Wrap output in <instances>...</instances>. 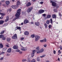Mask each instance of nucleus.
<instances>
[{
	"instance_id": "obj_1",
	"label": "nucleus",
	"mask_w": 62,
	"mask_h": 62,
	"mask_svg": "<svg viewBox=\"0 0 62 62\" xmlns=\"http://www.w3.org/2000/svg\"><path fill=\"white\" fill-rule=\"evenodd\" d=\"M21 9H18L17 11V13L15 15L16 17H20V15L21 14Z\"/></svg>"
},
{
	"instance_id": "obj_2",
	"label": "nucleus",
	"mask_w": 62,
	"mask_h": 62,
	"mask_svg": "<svg viewBox=\"0 0 62 62\" xmlns=\"http://www.w3.org/2000/svg\"><path fill=\"white\" fill-rule=\"evenodd\" d=\"M33 8L32 7H30L28 8V9L27 10V11L28 13H29L32 10Z\"/></svg>"
},
{
	"instance_id": "obj_3",
	"label": "nucleus",
	"mask_w": 62,
	"mask_h": 62,
	"mask_svg": "<svg viewBox=\"0 0 62 62\" xmlns=\"http://www.w3.org/2000/svg\"><path fill=\"white\" fill-rule=\"evenodd\" d=\"M40 38V37L38 35L35 36V41H37Z\"/></svg>"
},
{
	"instance_id": "obj_4",
	"label": "nucleus",
	"mask_w": 62,
	"mask_h": 62,
	"mask_svg": "<svg viewBox=\"0 0 62 62\" xmlns=\"http://www.w3.org/2000/svg\"><path fill=\"white\" fill-rule=\"evenodd\" d=\"M44 51V49L42 48L40 49V51L38 50L37 51V53L39 54V53H41L43 52Z\"/></svg>"
},
{
	"instance_id": "obj_5",
	"label": "nucleus",
	"mask_w": 62,
	"mask_h": 62,
	"mask_svg": "<svg viewBox=\"0 0 62 62\" xmlns=\"http://www.w3.org/2000/svg\"><path fill=\"white\" fill-rule=\"evenodd\" d=\"M50 3H52V5L54 6V7H55L56 6V3H55L54 1H53L52 0L50 1Z\"/></svg>"
},
{
	"instance_id": "obj_6",
	"label": "nucleus",
	"mask_w": 62,
	"mask_h": 62,
	"mask_svg": "<svg viewBox=\"0 0 62 62\" xmlns=\"http://www.w3.org/2000/svg\"><path fill=\"white\" fill-rule=\"evenodd\" d=\"M21 50H22V51H26V50H27V48L26 47H22Z\"/></svg>"
},
{
	"instance_id": "obj_7",
	"label": "nucleus",
	"mask_w": 62,
	"mask_h": 62,
	"mask_svg": "<svg viewBox=\"0 0 62 62\" xmlns=\"http://www.w3.org/2000/svg\"><path fill=\"white\" fill-rule=\"evenodd\" d=\"M17 38V36L16 34H15L14 36L12 37L13 39H16Z\"/></svg>"
},
{
	"instance_id": "obj_8",
	"label": "nucleus",
	"mask_w": 62,
	"mask_h": 62,
	"mask_svg": "<svg viewBox=\"0 0 62 62\" xmlns=\"http://www.w3.org/2000/svg\"><path fill=\"white\" fill-rule=\"evenodd\" d=\"M11 7L13 8H14V9H16V8H18V5H16V6H12Z\"/></svg>"
},
{
	"instance_id": "obj_9",
	"label": "nucleus",
	"mask_w": 62,
	"mask_h": 62,
	"mask_svg": "<svg viewBox=\"0 0 62 62\" xmlns=\"http://www.w3.org/2000/svg\"><path fill=\"white\" fill-rule=\"evenodd\" d=\"M44 12V10H40L39 11V12L40 14H41Z\"/></svg>"
},
{
	"instance_id": "obj_10",
	"label": "nucleus",
	"mask_w": 62,
	"mask_h": 62,
	"mask_svg": "<svg viewBox=\"0 0 62 62\" xmlns=\"http://www.w3.org/2000/svg\"><path fill=\"white\" fill-rule=\"evenodd\" d=\"M14 49H18V46L17 45H14L13 46Z\"/></svg>"
},
{
	"instance_id": "obj_11",
	"label": "nucleus",
	"mask_w": 62,
	"mask_h": 62,
	"mask_svg": "<svg viewBox=\"0 0 62 62\" xmlns=\"http://www.w3.org/2000/svg\"><path fill=\"white\" fill-rule=\"evenodd\" d=\"M24 23L26 24L29 23V21L26 19H25L24 21Z\"/></svg>"
},
{
	"instance_id": "obj_12",
	"label": "nucleus",
	"mask_w": 62,
	"mask_h": 62,
	"mask_svg": "<svg viewBox=\"0 0 62 62\" xmlns=\"http://www.w3.org/2000/svg\"><path fill=\"white\" fill-rule=\"evenodd\" d=\"M24 35H29V32L27 31H25L24 33Z\"/></svg>"
},
{
	"instance_id": "obj_13",
	"label": "nucleus",
	"mask_w": 62,
	"mask_h": 62,
	"mask_svg": "<svg viewBox=\"0 0 62 62\" xmlns=\"http://www.w3.org/2000/svg\"><path fill=\"white\" fill-rule=\"evenodd\" d=\"M11 51V48H10L8 49L7 51L8 53H10Z\"/></svg>"
},
{
	"instance_id": "obj_14",
	"label": "nucleus",
	"mask_w": 62,
	"mask_h": 62,
	"mask_svg": "<svg viewBox=\"0 0 62 62\" xmlns=\"http://www.w3.org/2000/svg\"><path fill=\"white\" fill-rule=\"evenodd\" d=\"M52 16L53 18H56V15L55 14H53Z\"/></svg>"
},
{
	"instance_id": "obj_15",
	"label": "nucleus",
	"mask_w": 62,
	"mask_h": 62,
	"mask_svg": "<svg viewBox=\"0 0 62 62\" xmlns=\"http://www.w3.org/2000/svg\"><path fill=\"white\" fill-rule=\"evenodd\" d=\"M8 20H9V18L8 16H7L6 17V20H5V22H8Z\"/></svg>"
},
{
	"instance_id": "obj_16",
	"label": "nucleus",
	"mask_w": 62,
	"mask_h": 62,
	"mask_svg": "<svg viewBox=\"0 0 62 62\" xmlns=\"http://www.w3.org/2000/svg\"><path fill=\"white\" fill-rule=\"evenodd\" d=\"M31 4L30 3L28 2L26 5V6L27 7H28L29 6H31Z\"/></svg>"
},
{
	"instance_id": "obj_17",
	"label": "nucleus",
	"mask_w": 62,
	"mask_h": 62,
	"mask_svg": "<svg viewBox=\"0 0 62 62\" xmlns=\"http://www.w3.org/2000/svg\"><path fill=\"white\" fill-rule=\"evenodd\" d=\"M35 25L36 26H39V22H36L35 23Z\"/></svg>"
},
{
	"instance_id": "obj_18",
	"label": "nucleus",
	"mask_w": 62,
	"mask_h": 62,
	"mask_svg": "<svg viewBox=\"0 0 62 62\" xmlns=\"http://www.w3.org/2000/svg\"><path fill=\"white\" fill-rule=\"evenodd\" d=\"M4 22V21L3 20L0 21V24H1L2 23H3Z\"/></svg>"
},
{
	"instance_id": "obj_19",
	"label": "nucleus",
	"mask_w": 62,
	"mask_h": 62,
	"mask_svg": "<svg viewBox=\"0 0 62 62\" xmlns=\"http://www.w3.org/2000/svg\"><path fill=\"white\" fill-rule=\"evenodd\" d=\"M17 5L18 6V5H21V3H20V2L19 1H18L17 2Z\"/></svg>"
},
{
	"instance_id": "obj_20",
	"label": "nucleus",
	"mask_w": 62,
	"mask_h": 62,
	"mask_svg": "<svg viewBox=\"0 0 62 62\" xmlns=\"http://www.w3.org/2000/svg\"><path fill=\"white\" fill-rule=\"evenodd\" d=\"M37 51V50H32V54H35V52H36Z\"/></svg>"
},
{
	"instance_id": "obj_21",
	"label": "nucleus",
	"mask_w": 62,
	"mask_h": 62,
	"mask_svg": "<svg viewBox=\"0 0 62 62\" xmlns=\"http://www.w3.org/2000/svg\"><path fill=\"white\" fill-rule=\"evenodd\" d=\"M36 60L35 59H33L31 60V62H36Z\"/></svg>"
},
{
	"instance_id": "obj_22",
	"label": "nucleus",
	"mask_w": 62,
	"mask_h": 62,
	"mask_svg": "<svg viewBox=\"0 0 62 62\" xmlns=\"http://www.w3.org/2000/svg\"><path fill=\"white\" fill-rule=\"evenodd\" d=\"M6 4L7 5H8L9 4V1H6Z\"/></svg>"
},
{
	"instance_id": "obj_23",
	"label": "nucleus",
	"mask_w": 62,
	"mask_h": 62,
	"mask_svg": "<svg viewBox=\"0 0 62 62\" xmlns=\"http://www.w3.org/2000/svg\"><path fill=\"white\" fill-rule=\"evenodd\" d=\"M19 17H16L13 20V21H15V20H16V19H19L18 18Z\"/></svg>"
},
{
	"instance_id": "obj_24",
	"label": "nucleus",
	"mask_w": 62,
	"mask_h": 62,
	"mask_svg": "<svg viewBox=\"0 0 62 62\" xmlns=\"http://www.w3.org/2000/svg\"><path fill=\"white\" fill-rule=\"evenodd\" d=\"M7 41H9L10 40V39L9 38H7Z\"/></svg>"
},
{
	"instance_id": "obj_25",
	"label": "nucleus",
	"mask_w": 62,
	"mask_h": 62,
	"mask_svg": "<svg viewBox=\"0 0 62 62\" xmlns=\"http://www.w3.org/2000/svg\"><path fill=\"white\" fill-rule=\"evenodd\" d=\"M44 26L45 27V28H47L48 27V25L46 24H44Z\"/></svg>"
},
{
	"instance_id": "obj_26",
	"label": "nucleus",
	"mask_w": 62,
	"mask_h": 62,
	"mask_svg": "<svg viewBox=\"0 0 62 62\" xmlns=\"http://www.w3.org/2000/svg\"><path fill=\"white\" fill-rule=\"evenodd\" d=\"M0 48H3V45L1 44H0Z\"/></svg>"
},
{
	"instance_id": "obj_27",
	"label": "nucleus",
	"mask_w": 62,
	"mask_h": 62,
	"mask_svg": "<svg viewBox=\"0 0 62 62\" xmlns=\"http://www.w3.org/2000/svg\"><path fill=\"white\" fill-rule=\"evenodd\" d=\"M30 58H28V60L27 61V62H31V60H30Z\"/></svg>"
},
{
	"instance_id": "obj_28",
	"label": "nucleus",
	"mask_w": 62,
	"mask_h": 62,
	"mask_svg": "<svg viewBox=\"0 0 62 62\" xmlns=\"http://www.w3.org/2000/svg\"><path fill=\"white\" fill-rule=\"evenodd\" d=\"M46 23L47 24H49L50 23V21L49 20H47L46 22Z\"/></svg>"
},
{
	"instance_id": "obj_29",
	"label": "nucleus",
	"mask_w": 62,
	"mask_h": 62,
	"mask_svg": "<svg viewBox=\"0 0 62 62\" xmlns=\"http://www.w3.org/2000/svg\"><path fill=\"white\" fill-rule=\"evenodd\" d=\"M17 29H19V30H20H20H21V27H17Z\"/></svg>"
},
{
	"instance_id": "obj_30",
	"label": "nucleus",
	"mask_w": 62,
	"mask_h": 62,
	"mask_svg": "<svg viewBox=\"0 0 62 62\" xmlns=\"http://www.w3.org/2000/svg\"><path fill=\"white\" fill-rule=\"evenodd\" d=\"M58 10H57L56 9H54V12H57V11Z\"/></svg>"
},
{
	"instance_id": "obj_31",
	"label": "nucleus",
	"mask_w": 62,
	"mask_h": 62,
	"mask_svg": "<svg viewBox=\"0 0 62 62\" xmlns=\"http://www.w3.org/2000/svg\"><path fill=\"white\" fill-rule=\"evenodd\" d=\"M4 37V35H0V38H2Z\"/></svg>"
},
{
	"instance_id": "obj_32",
	"label": "nucleus",
	"mask_w": 62,
	"mask_h": 62,
	"mask_svg": "<svg viewBox=\"0 0 62 62\" xmlns=\"http://www.w3.org/2000/svg\"><path fill=\"white\" fill-rule=\"evenodd\" d=\"M51 16L50 15H48L47 16V18H51Z\"/></svg>"
},
{
	"instance_id": "obj_33",
	"label": "nucleus",
	"mask_w": 62,
	"mask_h": 62,
	"mask_svg": "<svg viewBox=\"0 0 62 62\" xmlns=\"http://www.w3.org/2000/svg\"><path fill=\"white\" fill-rule=\"evenodd\" d=\"M0 15H2V16H4V15H5V14L3 13H0Z\"/></svg>"
},
{
	"instance_id": "obj_34",
	"label": "nucleus",
	"mask_w": 62,
	"mask_h": 62,
	"mask_svg": "<svg viewBox=\"0 0 62 62\" xmlns=\"http://www.w3.org/2000/svg\"><path fill=\"white\" fill-rule=\"evenodd\" d=\"M43 40V42H46V39L45 38V39Z\"/></svg>"
},
{
	"instance_id": "obj_35",
	"label": "nucleus",
	"mask_w": 62,
	"mask_h": 62,
	"mask_svg": "<svg viewBox=\"0 0 62 62\" xmlns=\"http://www.w3.org/2000/svg\"><path fill=\"white\" fill-rule=\"evenodd\" d=\"M45 55H42V56H40V57L41 58H42L43 57H45Z\"/></svg>"
},
{
	"instance_id": "obj_36",
	"label": "nucleus",
	"mask_w": 62,
	"mask_h": 62,
	"mask_svg": "<svg viewBox=\"0 0 62 62\" xmlns=\"http://www.w3.org/2000/svg\"><path fill=\"white\" fill-rule=\"evenodd\" d=\"M50 22L51 23H53V20H52V19L51 18L50 20Z\"/></svg>"
},
{
	"instance_id": "obj_37",
	"label": "nucleus",
	"mask_w": 62,
	"mask_h": 62,
	"mask_svg": "<svg viewBox=\"0 0 62 62\" xmlns=\"http://www.w3.org/2000/svg\"><path fill=\"white\" fill-rule=\"evenodd\" d=\"M47 44H45L43 45V46L44 47H47Z\"/></svg>"
},
{
	"instance_id": "obj_38",
	"label": "nucleus",
	"mask_w": 62,
	"mask_h": 62,
	"mask_svg": "<svg viewBox=\"0 0 62 62\" xmlns=\"http://www.w3.org/2000/svg\"><path fill=\"white\" fill-rule=\"evenodd\" d=\"M34 54H33V53L31 54V57H33L34 56Z\"/></svg>"
},
{
	"instance_id": "obj_39",
	"label": "nucleus",
	"mask_w": 62,
	"mask_h": 62,
	"mask_svg": "<svg viewBox=\"0 0 62 62\" xmlns=\"http://www.w3.org/2000/svg\"><path fill=\"white\" fill-rule=\"evenodd\" d=\"M31 37L32 38H34V37H35V35H31Z\"/></svg>"
},
{
	"instance_id": "obj_40",
	"label": "nucleus",
	"mask_w": 62,
	"mask_h": 62,
	"mask_svg": "<svg viewBox=\"0 0 62 62\" xmlns=\"http://www.w3.org/2000/svg\"><path fill=\"white\" fill-rule=\"evenodd\" d=\"M37 61H40V59H39V58L38 57L37 58Z\"/></svg>"
},
{
	"instance_id": "obj_41",
	"label": "nucleus",
	"mask_w": 62,
	"mask_h": 62,
	"mask_svg": "<svg viewBox=\"0 0 62 62\" xmlns=\"http://www.w3.org/2000/svg\"><path fill=\"white\" fill-rule=\"evenodd\" d=\"M4 33V31H1L0 34H3Z\"/></svg>"
},
{
	"instance_id": "obj_42",
	"label": "nucleus",
	"mask_w": 62,
	"mask_h": 62,
	"mask_svg": "<svg viewBox=\"0 0 62 62\" xmlns=\"http://www.w3.org/2000/svg\"><path fill=\"white\" fill-rule=\"evenodd\" d=\"M26 59H23L22 60V61L23 62H24V61H26Z\"/></svg>"
},
{
	"instance_id": "obj_43",
	"label": "nucleus",
	"mask_w": 62,
	"mask_h": 62,
	"mask_svg": "<svg viewBox=\"0 0 62 62\" xmlns=\"http://www.w3.org/2000/svg\"><path fill=\"white\" fill-rule=\"evenodd\" d=\"M52 27V26H51V25H50L48 26V27L50 29V28H51V27Z\"/></svg>"
},
{
	"instance_id": "obj_44",
	"label": "nucleus",
	"mask_w": 62,
	"mask_h": 62,
	"mask_svg": "<svg viewBox=\"0 0 62 62\" xmlns=\"http://www.w3.org/2000/svg\"><path fill=\"white\" fill-rule=\"evenodd\" d=\"M24 39L23 38H21V40H24Z\"/></svg>"
},
{
	"instance_id": "obj_45",
	"label": "nucleus",
	"mask_w": 62,
	"mask_h": 62,
	"mask_svg": "<svg viewBox=\"0 0 62 62\" xmlns=\"http://www.w3.org/2000/svg\"><path fill=\"white\" fill-rule=\"evenodd\" d=\"M8 11H9V12H10L11 11V9H8Z\"/></svg>"
},
{
	"instance_id": "obj_46",
	"label": "nucleus",
	"mask_w": 62,
	"mask_h": 62,
	"mask_svg": "<svg viewBox=\"0 0 62 62\" xmlns=\"http://www.w3.org/2000/svg\"><path fill=\"white\" fill-rule=\"evenodd\" d=\"M53 53L54 54H55L56 53V51H55L54 50Z\"/></svg>"
},
{
	"instance_id": "obj_47",
	"label": "nucleus",
	"mask_w": 62,
	"mask_h": 62,
	"mask_svg": "<svg viewBox=\"0 0 62 62\" xmlns=\"http://www.w3.org/2000/svg\"><path fill=\"white\" fill-rule=\"evenodd\" d=\"M40 4H41V5H42L43 4V2H40Z\"/></svg>"
},
{
	"instance_id": "obj_48",
	"label": "nucleus",
	"mask_w": 62,
	"mask_h": 62,
	"mask_svg": "<svg viewBox=\"0 0 62 62\" xmlns=\"http://www.w3.org/2000/svg\"><path fill=\"white\" fill-rule=\"evenodd\" d=\"M2 39H3V40H5V39H6V38L3 37L2 38Z\"/></svg>"
},
{
	"instance_id": "obj_49",
	"label": "nucleus",
	"mask_w": 62,
	"mask_h": 62,
	"mask_svg": "<svg viewBox=\"0 0 62 62\" xmlns=\"http://www.w3.org/2000/svg\"><path fill=\"white\" fill-rule=\"evenodd\" d=\"M36 50H39V47H37L36 48Z\"/></svg>"
},
{
	"instance_id": "obj_50",
	"label": "nucleus",
	"mask_w": 62,
	"mask_h": 62,
	"mask_svg": "<svg viewBox=\"0 0 62 62\" xmlns=\"http://www.w3.org/2000/svg\"><path fill=\"white\" fill-rule=\"evenodd\" d=\"M5 52H2L0 53V54H5Z\"/></svg>"
},
{
	"instance_id": "obj_51",
	"label": "nucleus",
	"mask_w": 62,
	"mask_h": 62,
	"mask_svg": "<svg viewBox=\"0 0 62 62\" xmlns=\"http://www.w3.org/2000/svg\"><path fill=\"white\" fill-rule=\"evenodd\" d=\"M40 41L41 42H44L43 40H40Z\"/></svg>"
},
{
	"instance_id": "obj_52",
	"label": "nucleus",
	"mask_w": 62,
	"mask_h": 62,
	"mask_svg": "<svg viewBox=\"0 0 62 62\" xmlns=\"http://www.w3.org/2000/svg\"><path fill=\"white\" fill-rule=\"evenodd\" d=\"M58 53H59L60 54H61V51H60V50H59L58 51Z\"/></svg>"
},
{
	"instance_id": "obj_53",
	"label": "nucleus",
	"mask_w": 62,
	"mask_h": 62,
	"mask_svg": "<svg viewBox=\"0 0 62 62\" xmlns=\"http://www.w3.org/2000/svg\"><path fill=\"white\" fill-rule=\"evenodd\" d=\"M16 52H19L20 51V50H19V49H17L16 50Z\"/></svg>"
},
{
	"instance_id": "obj_54",
	"label": "nucleus",
	"mask_w": 62,
	"mask_h": 62,
	"mask_svg": "<svg viewBox=\"0 0 62 62\" xmlns=\"http://www.w3.org/2000/svg\"><path fill=\"white\" fill-rule=\"evenodd\" d=\"M19 53H20V54H21L22 53V52L20 51H19Z\"/></svg>"
},
{
	"instance_id": "obj_55",
	"label": "nucleus",
	"mask_w": 62,
	"mask_h": 62,
	"mask_svg": "<svg viewBox=\"0 0 62 62\" xmlns=\"http://www.w3.org/2000/svg\"><path fill=\"white\" fill-rule=\"evenodd\" d=\"M3 59H4L3 57L1 58L0 59V60H3Z\"/></svg>"
},
{
	"instance_id": "obj_56",
	"label": "nucleus",
	"mask_w": 62,
	"mask_h": 62,
	"mask_svg": "<svg viewBox=\"0 0 62 62\" xmlns=\"http://www.w3.org/2000/svg\"><path fill=\"white\" fill-rule=\"evenodd\" d=\"M46 16V15L45 14H43V16L44 17H45V16Z\"/></svg>"
},
{
	"instance_id": "obj_57",
	"label": "nucleus",
	"mask_w": 62,
	"mask_h": 62,
	"mask_svg": "<svg viewBox=\"0 0 62 62\" xmlns=\"http://www.w3.org/2000/svg\"><path fill=\"white\" fill-rule=\"evenodd\" d=\"M3 49H4V50H7V48H3Z\"/></svg>"
},
{
	"instance_id": "obj_58",
	"label": "nucleus",
	"mask_w": 62,
	"mask_h": 62,
	"mask_svg": "<svg viewBox=\"0 0 62 62\" xmlns=\"http://www.w3.org/2000/svg\"><path fill=\"white\" fill-rule=\"evenodd\" d=\"M59 15L60 16H61V14L60 13L59 14Z\"/></svg>"
},
{
	"instance_id": "obj_59",
	"label": "nucleus",
	"mask_w": 62,
	"mask_h": 62,
	"mask_svg": "<svg viewBox=\"0 0 62 62\" xmlns=\"http://www.w3.org/2000/svg\"><path fill=\"white\" fill-rule=\"evenodd\" d=\"M6 46H7V47H9V46L8 45H6Z\"/></svg>"
},
{
	"instance_id": "obj_60",
	"label": "nucleus",
	"mask_w": 62,
	"mask_h": 62,
	"mask_svg": "<svg viewBox=\"0 0 62 62\" xmlns=\"http://www.w3.org/2000/svg\"><path fill=\"white\" fill-rule=\"evenodd\" d=\"M58 60L59 61H60V59H59V58H58Z\"/></svg>"
},
{
	"instance_id": "obj_61",
	"label": "nucleus",
	"mask_w": 62,
	"mask_h": 62,
	"mask_svg": "<svg viewBox=\"0 0 62 62\" xmlns=\"http://www.w3.org/2000/svg\"><path fill=\"white\" fill-rule=\"evenodd\" d=\"M46 62H50V61H49L47 60Z\"/></svg>"
},
{
	"instance_id": "obj_62",
	"label": "nucleus",
	"mask_w": 62,
	"mask_h": 62,
	"mask_svg": "<svg viewBox=\"0 0 62 62\" xmlns=\"http://www.w3.org/2000/svg\"><path fill=\"white\" fill-rule=\"evenodd\" d=\"M23 23H22L21 24V25H23Z\"/></svg>"
},
{
	"instance_id": "obj_63",
	"label": "nucleus",
	"mask_w": 62,
	"mask_h": 62,
	"mask_svg": "<svg viewBox=\"0 0 62 62\" xmlns=\"http://www.w3.org/2000/svg\"><path fill=\"white\" fill-rule=\"evenodd\" d=\"M31 24H33V22H31Z\"/></svg>"
},
{
	"instance_id": "obj_64",
	"label": "nucleus",
	"mask_w": 62,
	"mask_h": 62,
	"mask_svg": "<svg viewBox=\"0 0 62 62\" xmlns=\"http://www.w3.org/2000/svg\"><path fill=\"white\" fill-rule=\"evenodd\" d=\"M5 0H2V2H5Z\"/></svg>"
}]
</instances>
